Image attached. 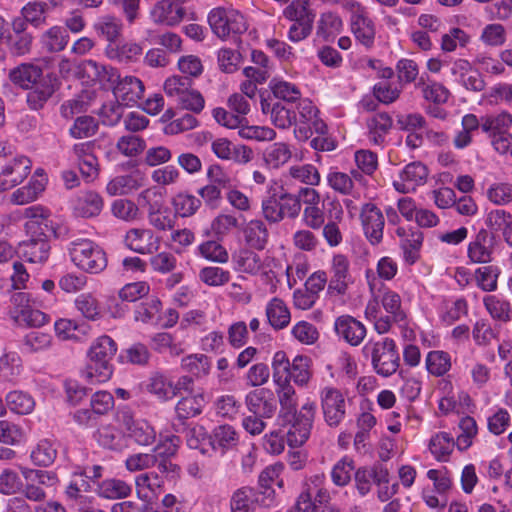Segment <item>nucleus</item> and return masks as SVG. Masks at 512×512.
Segmentation results:
<instances>
[{
    "instance_id": "nucleus-11",
    "label": "nucleus",
    "mask_w": 512,
    "mask_h": 512,
    "mask_svg": "<svg viewBox=\"0 0 512 512\" xmlns=\"http://www.w3.org/2000/svg\"><path fill=\"white\" fill-rule=\"evenodd\" d=\"M124 242L131 251L148 255L159 249L160 238L151 229L131 228L126 232Z\"/></svg>"
},
{
    "instance_id": "nucleus-12",
    "label": "nucleus",
    "mask_w": 512,
    "mask_h": 512,
    "mask_svg": "<svg viewBox=\"0 0 512 512\" xmlns=\"http://www.w3.org/2000/svg\"><path fill=\"white\" fill-rule=\"evenodd\" d=\"M58 87V80L53 74H45L27 90V104L32 110H40L51 98Z\"/></svg>"
},
{
    "instance_id": "nucleus-62",
    "label": "nucleus",
    "mask_w": 512,
    "mask_h": 512,
    "mask_svg": "<svg viewBox=\"0 0 512 512\" xmlns=\"http://www.w3.org/2000/svg\"><path fill=\"white\" fill-rule=\"evenodd\" d=\"M290 362L283 351L275 353L272 361L273 378L277 384L289 382Z\"/></svg>"
},
{
    "instance_id": "nucleus-16",
    "label": "nucleus",
    "mask_w": 512,
    "mask_h": 512,
    "mask_svg": "<svg viewBox=\"0 0 512 512\" xmlns=\"http://www.w3.org/2000/svg\"><path fill=\"white\" fill-rule=\"evenodd\" d=\"M332 277L328 285L330 294L344 295L351 281L349 261L346 256L337 254L332 259Z\"/></svg>"
},
{
    "instance_id": "nucleus-43",
    "label": "nucleus",
    "mask_w": 512,
    "mask_h": 512,
    "mask_svg": "<svg viewBox=\"0 0 512 512\" xmlns=\"http://www.w3.org/2000/svg\"><path fill=\"white\" fill-rule=\"evenodd\" d=\"M98 128V121L94 117L88 115L79 116L74 120L73 125L69 129V134L76 139L89 138L97 133Z\"/></svg>"
},
{
    "instance_id": "nucleus-8",
    "label": "nucleus",
    "mask_w": 512,
    "mask_h": 512,
    "mask_svg": "<svg viewBox=\"0 0 512 512\" xmlns=\"http://www.w3.org/2000/svg\"><path fill=\"white\" fill-rule=\"evenodd\" d=\"M321 408L328 426L337 427L345 418L346 400L336 388L326 387L321 391Z\"/></svg>"
},
{
    "instance_id": "nucleus-37",
    "label": "nucleus",
    "mask_w": 512,
    "mask_h": 512,
    "mask_svg": "<svg viewBox=\"0 0 512 512\" xmlns=\"http://www.w3.org/2000/svg\"><path fill=\"white\" fill-rule=\"evenodd\" d=\"M174 215L180 217H191L201 206V200L189 193H178L172 199Z\"/></svg>"
},
{
    "instance_id": "nucleus-63",
    "label": "nucleus",
    "mask_w": 512,
    "mask_h": 512,
    "mask_svg": "<svg viewBox=\"0 0 512 512\" xmlns=\"http://www.w3.org/2000/svg\"><path fill=\"white\" fill-rule=\"evenodd\" d=\"M147 390L150 393L155 394L160 399H167L170 395H176V391H174L172 384L160 374H155L150 378L149 383L147 384Z\"/></svg>"
},
{
    "instance_id": "nucleus-20",
    "label": "nucleus",
    "mask_w": 512,
    "mask_h": 512,
    "mask_svg": "<svg viewBox=\"0 0 512 512\" xmlns=\"http://www.w3.org/2000/svg\"><path fill=\"white\" fill-rule=\"evenodd\" d=\"M103 209V199L95 191H85L77 195L73 200L74 214L82 218L95 217Z\"/></svg>"
},
{
    "instance_id": "nucleus-41",
    "label": "nucleus",
    "mask_w": 512,
    "mask_h": 512,
    "mask_svg": "<svg viewBox=\"0 0 512 512\" xmlns=\"http://www.w3.org/2000/svg\"><path fill=\"white\" fill-rule=\"evenodd\" d=\"M139 180L133 175H120L111 179L107 186L106 191L111 196L127 195L133 190L140 187Z\"/></svg>"
},
{
    "instance_id": "nucleus-53",
    "label": "nucleus",
    "mask_w": 512,
    "mask_h": 512,
    "mask_svg": "<svg viewBox=\"0 0 512 512\" xmlns=\"http://www.w3.org/2000/svg\"><path fill=\"white\" fill-rule=\"evenodd\" d=\"M277 197V201L279 202L282 210L281 213H283V219L285 217H288L290 219H295L296 217H298L301 211V203L299 196H296V194L285 192L284 189L281 187V191L277 193Z\"/></svg>"
},
{
    "instance_id": "nucleus-3",
    "label": "nucleus",
    "mask_w": 512,
    "mask_h": 512,
    "mask_svg": "<svg viewBox=\"0 0 512 512\" xmlns=\"http://www.w3.org/2000/svg\"><path fill=\"white\" fill-rule=\"evenodd\" d=\"M363 353L371 356L373 369L383 377L391 376L399 367L400 357L391 338L368 342L363 347Z\"/></svg>"
},
{
    "instance_id": "nucleus-46",
    "label": "nucleus",
    "mask_w": 512,
    "mask_h": 512,
    "mask_svg": "<svg viewBox=\"0 0 512 512\" xmlns=\"http://www.w3.org/2000/svg\"><path fill=\"white\" fill-rule=\"evenodd\" d=\"M193 81L187 76H172L164 83V91L168 97L174 98L178 103L192 88Z\"/></svg>"
},
{
    "instance_id": "nucleus-22",
    "label": "nucleus",
    "mask_w": 512,
    "mask_h": 512,
    "mask_svg": "<svg viewBox=\"0 0 512 512\" xmlns=\"http://www.w3.org/2000/svg\"><path fill=\"white\" fill-rule=\"evenodd\" d=\"M50 244L46 238H30L19 245V252L30 263H44L50 254Z\"/></svg>"
},
{
    "instance_id": "nucleus-55",
    "label": "nucleus",
    "mask_w": 512,
    "mask_h": 512,
    "mask_svg": "<svg viewBox=\"0 0 512 512\" xmlns=\"http://www.w3.org/2000/svg\"><path fill=\"white\" fill-rule=\"evenodd\" d=\"M199 254L207 260L226 263L229 259L227 250L217 241L209 240L198 247Z\"/></svg>"
},
{
    "instance_id": "nucleus-40",
    "label": "nucleus",
    "mask_w": 512,
    "mask_h": 512,
    "mask_svg": "<svg viewBox=\"0 0 512 512\" xmlns=\"http://www.w3.org/2000/svg\"><path fill=\"white\" fill-rule=\"evenodd\" d=\"M143 47L136 42H126L120 46H108L106 53L108 57L115 58L121 62H135L142 55Z\"/></svg>"
},
{
    "instance_id": "nucleus-56",
    "label": "nucleus",
    "mask_w": 512,
    "mask_h": 512,
    "mask_svg": "<svg viewBox=\"0 0 512 512\" xmlns=\"http://www.w3.org/2000/svg\"><path fill=\"white\" fill-rule=\"evenodd\" d=\"M427 176V167L419 161L407 164L401 173V179L404 182L411 183L413 186L424 184Z\"/></svg>"
},
{
    "instance_id": "nucleus-17",
    "label": "nucleus",
    "mask_w": 512,
    "mask_h": 512,
    "mask_svg": "<svg viewBox=\"0 0 512 512\" xmlns=\"http://www.w3.org/2000/svg\"><path fill=\"white\" fill-rule=\"evenodd\" d=\"M336 334L352 346H358L366 336L365 326L350 315H342L335 320Z\"/></svg>"
},
{
    "instance_id": "nucleus-47",
    "label": "nucleus",
    "mask_w": 512,
    "mask_h": 512,
    "mask_svg": "<svg viewBox=\"0 0 512 512\" xmlns=\"http://www.w3.org/2000/svg\"><path fill=\"white\" fill-rule=\"evenodd\" d=\"M57 456V450L54 444L48 440H40L36 448L31 452V459L36 465L49 466L54 462Z\"/></svg>"
},
{
    "instance_id": "nucleus-13",
    "label": "nucleus",
    "mask_w": 512,
    "mask_h": 512,
    "mask_svg": "<svg viewBox=\"0 0 512 512\" xmlns=\"http://www.w3.org/2000/svg\"><path fill=\"white\" fill-rule=\"evenodd\" d=\"M31 171V160L26 156H19L8 163L0 174V191L8 190L21 182Z\"/></svg>"
},
{
    "instance_id": "nucleus-52",
    "label": "nucleus",
    "mask_w": 512,
    "mask_h": 512,
    "mask_svg": "<svg viewBox=\"0 0 512 512\" xmlns=\"http://www.w3.org/2000/svg\"><path fill=\"white\" fill-rule=\"evenodd\" d=\"M77 310L88 320H97L101 317V308L95 297L91 294H81L75 300Z\"/></svg>"
},
{
    "instance_id": "nucleus-9",
    "label": "nucleus",
    "mask_w": 512,
    "mask_h": 512,
    "mask_svg": "<svg viewBox=\"0 0 512 512\" xmlns=\"http://www.w3.org/2000/svg\"><path fill=\"white\" fill-rule=\"evenodd\" d=\"M381 304L387 315L376 322L375 330L379 334H385L390 330L392 323L405 320L406 314L401 307V297L394 291H385L381 296Z\"/></svg>"
},
{
    "instance_id": "nucleus-29",
    "label": "nucleus",
    "mask_w": 512,
    "mask_h": 512,
    "mask_svg": "<svg viewBox=\"0 0 512 512\" xmlns=\"http://www.w3.org/2000/svg\"><path fill=\"white\" fill-rule=\"evenodd\" d=\"M290 21L304 25H313L315 14L309 9L308 0H294L283 11Z\"/></svg>"
},
{
    "instance_id": "nucleus-60",
    "label": "nucleus",
    "mask_w": 512,
    "mask_h": 512,
    "mask_svg": "<svg viewBox=\"0 0 512 512\" xmlns=\"http://www.w3.org/2000/svg\"><path fill=\"white\" fill-rule=\"evenodd\" d=\"M199 278L209 286H222L229 282L230 273L220 267H205L201 269Z\"/></svg>"
},
{
    "instance_id": "nucleus-51",
    "label": "nucleus",
    "mask_w": 512,
    "mask_h": 512,
    "mask_svg": "<svg viewBox=\"0 0 512 512\" xmlns=\"http://www.w3.org/2000/svg\"><path fill=\"white\" fill-rule=\"evenodd\" d=\"M500 270L497 266H482L475 271L477 286L483 291H494L497 288V279Z\"/></svg>"
},
{
    "instance_id": "nucleus-59",
    "label": "nucleus",
    "mask_w": 512,
    "mask_h": 512,
    "mask_svg": "<svg viewBox=\"0 0 512 512\" xmlns=\"http://www.w3.org/2000/svg\"><path fill=\"white\" fill-rule=\"evenodd\" d=\"M290 176L307 185H318L320 182V175L316 167L313 165H300L292 166L289 169Z\"/></svg>"
},
{
    "instance_id": "nucleus-25",
    "label": "nucleus",
    "mask_w": 512,
    "mask_h": 512,
    "mask_svg": "<svg viewBox=\"0 0 512 512\" xmlns=\"http://www.w3.org/2000/svg\"><path fill=\"white\" fill-rule=\"evenodd\" d=\"M243 234L247 245L257 250H263L268 242V230L261 220L248 222Z\"/></svg>"
},
{
    "instance_id": "nucleus-50",
    "label": "nucleus",
    "mask_w": 512,
    "mask_h": 512,
    "mask_svg": "<svg viewBox=\"0 0 512 512\" xmlns=\"http://www.w3.org/2000/svg\"><path fill=\"white\" fill-rule=\"evenodd\" d=\"M150 225L159 231L172 230L176 224V215L169 208H159L148 213Z\"/></svg>"
},
{
    "instance_id": "nucleus-10",
    "label": "nucleus",
    "mask_w": 512,
    "mask_h": 512,
    "mask_svg": "<svg viewBox=\"0 0 512 512\" xmlns=\"http://www.w3.org/2000/svg\"><path fill=\"white\" fill-rule=\"evenodd\" d=\"M360 218L364 234L372 245L382 241L385 224L381 210L372 203H366L361 208Z\"/></svg>"
},
{
    "instance_id": "nucleus-24",
    "label": "nucleus",
    "mask_w": 512,
    "mask_h": 512,
    "mask_svg": "<svg viewBox=\"0 0 512 512\" xmlns=\"http://www.w3.org/2000/svg\"><path fill=\"white\" fill-rule=\"evenodd\" d=\"M209 443L214 450L220 449L222 453H225L237 445L238 434L232 426L220 425L209 436Z\"/></svg>"
},
{
    "instance_id": "nucleus-39",
    "label": "nucleus",
    "mask_w": 512,
    "mask_h": 512,
    "mask_svg": "<svg viewBox=\"0 0 512 512\" xmlns=\"http://www.w3.org/2000/svg\"><path fill=\"white\" fill-rule=\"evenodd\" d=\"M342 20L332 12L323 13L318 21L317 35L324 41H330L340 33Z\"/></svg>"
},
{
    "instance_id": "nucleus-38",
    "label": "nucleus",
    "mask_w": 512,
    "mask_h": 512,
    "mask_svg": "<svg viewBox=\"0 0 512 512\" xmlns=\"http://www.w3.org/2000/svg\"><path fill=\"white\" fill-rule=\"evenodd\" d=\"M233 260L236 263L237 270L257 274L263 267L260 256L248 249H241L233 255Z\"/></svg>"
},
{
    "instance_id": "nucleus-32",
    "label": "nucleus",
    "mask_w": 512,
    "mask_h": 512,
    "mask_svg": "<svg viewBox=\"0 0 512 512\" xmlns=\"http://www.w3.org/2000/svg\"><path fill=\"white\" fill-rule=\"evenodd\" d=\"M512 125V116L507 112L481 118V128L489 136L507 134Z\"/></svg>"
},
{
    "instance_id": "nucleus-6",
    "label": "nucleus",
    "mask_w": 512,
    "mask_h": 512,
    "mask_svg": "<svg viewBox=\"0 0 512 512\" xmlns=\"http://www.w3.org/2000/svg\"><path fill=\"white\" fill-rule=\"evenodd\" d=\"M117 421L125 429L127 436L135 443L147 446L155 441L156 433L154 428L145 420L134 419L130 411H119L117 413Z\"/></svg>"
},
{
    "instance_id": "nucleus-14",
    "label": "nucleus",
    "mask_w": 512,
    "mask_h": 512,
    "mask_svg": "<svg viewBox=\"0 0 512 512\" xmlns=\"http://www.w3.org/2000/svg\"><path fill=\"white\" fill-rule=\"evenodd\" d=\"M113 94L118 102L123 105H133L143 97L144 85L140 79L135 76H125L114 84L112 88Z\"/></svg>"
},
{
    "instance_id": "nucleus-27",
    "label": "nucleus",
    "mask_w": 512,
    "mask_h": 512,
    "mask_svg": "<svg viewBox=\"0 0 512 512\" xmlns=\"http://www.w3.org/2000/svg\"><path fill=\"white\" fill-rule=\"evenodd\" d=\"M132 488L125 481L120 479H106L98 484L97 493L100 497L110 500L123 499L128 497Z\"/></svg>"
},
{
    "instance_id": "nucleus-7",
    "label": "nucleus",
    "mask_w": 512,
    "mask_h": 512,
    "mask_svg": "<svg viewBox=\"0 0 512 512\" xmlns=\"http://www.w3.org/2000/svg\"><path fill=\"white\" fill-rule=\"evenodd\" d=\"M79 74L83 79H86L87 83L99 84L104 89H112L120 75L117 69L100 64L92 59L81 62Z\"/></svg>"
},
{
    "instance_id": "nucleus-61",
    "label": "nucleus",
    "mask_w": 512,
    "mask_h": 512,
    "mask_svg": "<svg viewBox=\"0 0 512 512\" xmlns=\"http://www.w3.org/2000/svg\"><path fill=\"white\" fill-rule=\"evenodd\" d=\"M149 290V285L146 282H133L121 288L118 295L122 303H131L148 295Z\"/></svg>"
},
{
    "instance_id": "nucleus-64",
    "label": "nucleus",
    "mask_w": 512,
    "mask_h": 512,
    "mask_svg": "<svg viewBox=\"0 0 512 512\" xmlns=\"http://www.w3.org/2000/svg\"><path fill=\"white\" fill-rule=\"evenodd\" d=\"M251 493L250 487H241L234 491L230 499L231 512H251Z\"/></svg>"
},
{
    "instance_id": "nucleus-2",
    "label": "nucleus",
    "mask_w": 512,
    "mask_h": 512,
    "mask_svg": "<svg viewBox=\"0 0 512 512\" xmlns=\"http://www.w3.org/2000/svg\"><path fill=\"white\" fill-rule=\"evenodd\" d=\"M116 352L117 344L111 337L107 335L98 337L88 351L89 363L85 370L86 377L94 378L100 383L109 380L113 373L111 361Z\"/></svg>"
},
{
    "instance_id": "nucleus-28",
    "label": "nucleus",
    "mask_w": 512,
    "mask_h": 512,
    "mask_svg": "<svg viewBox=\"0 0 512 512\" xmlns=\"http://www.w3.org/2000/svg\"><path fill=\"white\" fill-rule=\"evenodd\" d=\"M50 8L47 2L35 0L24 5L20 13L32 27L39 28L46 24L47 14Z\"/></svg>"
},
{
    "instance_id": "nucleus-34",
    "label": "nucleus",
    "mask_w": 512,
    "mask_h": 512,
    "mask_svg": "<svg viewBox=\"0 0 512 512\" xmlns=\"http://www.w3.org/2000/svg\"><path fill=\"white\" fill-rule=\"evenodd\" d=\"M457 69L462 71V81L466 89L480 92L485 88V82L482 75L477 70H472L466 60H459L454 64L452 72L455 74Z\"/></svg>"
},
{
    "instance_id": "nucleus-58",
    "label": "nucleus",
    "mask_w": 512,
    "mask_h": 512,
    "mask_svg": "<svg viewBox=\"0 0 512 512\" xmlns=\"http://www.w3.org/2000/svg\"><path fill=\"white\" fill-rule=\"evenodd\" d=\"M454 446V440L448 433L441 432L430 440L429 448L436 459L441 460L448 456Z\"/></svg>"
},
{
    "instance_id": "nucleus-54",
    "label": "nucleus",
    "mask_w": 512,
    "mask_h": 512,
    "mask_svg": "<svg viewBox=\"0 0 512 512\" xmlns=\"http://www.w3.org/2000/svg\"><path fill=\"white\" fill-rule=\"evenodd\" d=\"M271 121L276 127L286 129L296 123V113L280 102H276L271 108Z\"/></svg>"
},
{
    "instance_id": "nucleus-49",
    "label": "nucleus",
    "mask_w": 512,
    "mask_h": 512,
    "mask_svg": "<svg viewBox=\"0 0 512 512\" xmlns=\"http://www.w3.org/2000/svg\"><path fill=\"white\" fill-rule=\"evenodd\" d=\"M182 367L197 377H203L209 373L211 363L204 354H192L182 359Z\"/></svg>"
},
{
    "instance_id": "nucleus-21",
    "label": "nucleus",
    "mask_w": 512,
    "mask_h": 512,
    "mask_svg": "<svg viewBox=\"0 0 512 512\" xmlns=\"http://www.w3.org/2000/svg\"><path fill=\"white\" fill-rule=\"evenodd\" d=\"M265 390H255L246 396V406L252 415L271 418L276 411V401Z\"/></svg>"
},
{
    "instance_id": "nucleus-30",
    "label": "nucleus",
    "mask_w": 512,
    "mask_h": 512,
    "mask_svg": "<svg viewBox=\"0 0 512 512\" xmlns=\"http://www.w3.org/2000/svg\"><path fill=\"white\" fill-rule=\"evenodd\" d=\"M94 29L100 37L114 43L121 35L122 22L114 16L105 15L96 20Z\"/></svg>"
},
{
    "instance_id": "nucleus-36",
    "label": "nucleus",
    "mask_w": 512,
    "mask_h": 512,
    "mask_svg": "<svg viewBox=\"0 0 512 512\" xmlns=\"http://www.w3.org/2000/svg\"><path fill=\"white\" fill-rule=\"evenodd\" d=\"M204 403L205 399L202 394L182 397L176 405V414L181 420L195 417L202 412Z\"/></svg>"
},
{
    "instance_id": "nucleus-23",
    "label": "nucleus",
    "mask_w": 512,
    "mask_h": 512,
    "mask_svg": "<svg viewBox=\"0 0 512 512\" xmlns=\"http://www.w3.org/2000/svg\"><path fill=\"white\" fill-rule=\"evenodd\" d=\"M351 29L355 38L365 47L370 48L374 44L375 27L371 19L365 13L351 16Z\"/></svg>"
},
{
    "instance_id": "nucleus-42",
    "label": "nucleus",
    "mask_w": 512,
    "mask_h": 512,
    "mask_svg": "<svg viewBox=\"0 0 512 512\" xmlns=\"http://www.w3.org/2000/svg\"><path fill=\"white\" fill-rule=\"evenodd\" d=\"M425 362L428 372L437 377L443 376L451 368L450 355L444 351H430Z\"/></svg>"
},
{
    "instance_id": "nucleus-15",
    "label": "nucleus",
    "mask_w": 512,
    "mask_h": 512,
    "mask_svg": "<svg viewBox=\"0 0 512 512\" xmlns=\"http://www.w3.org/2000/svg\"><path fill=\"white\" fill-rule=\"evenodd\" d=\"M173 0H160L151 9V18L157 24L174 26L180 23L186 11Z\"/></svg>"
},
{
    "instance_id": "nucleus-4",
    "label": "nucleus",
    "mask_w": 512,
    "mask_h": 512,
    "mask_svg": "<svg viewBox=\"0 0 512 512\" xmlns=\"http://www.w3.org/2000/svg\"><path fill=\"white\" fill-rule=\"evenodd\" d=\"M70 256L76 266L89 273H99L107 266L105 252L89 240L73 242Z\"/></svg>"
},
{
    "instance_id": "nucleus-45",
    "label": "nucleus",
    "mask_w": 512,
    "mask_h": 512,
    "mask_svg": "<svg viewBox=\"0 0 512 512\" xmlns=\"http://www.w3.org/2000/svg\"><path fill=\"white\" fill-rule=\"evenodd\" d=\"M146 148L143 138L134 134H128L120 137L116 143V149L126 157H136Z\"/></svg>"
},
{
    "instance_id": "nucleus-5",
    "label": "nucleus",
    "mask_w": 512,
    "mask_h": 512,
    "mask_svg": "<svg viewBox=\"0 0 512 512\" xmlns=\"http://www.w3.org/2000/svg\"><path fill=\"white\" fill-rule=\"evenodd\" d=\"M209 25L221 39H226L232 34H242L247 30L244 16L237 10L214 8L208 16Z\"/></svg>"
},
{
    "instance_id": "nucleus-31",
    "label": "nucleus",
    "mask_w": 512,
    "mask_h": 512,
    "mask_svg": "<svg viewBox=\"0 0 512 512\" xmlns=\"http://www.w3.org/2000/svg\"><path fill=\"white\" fill-rule=\"evenodd\" d=\"M55 333L61 340L81 341L89 331V327L84 324H77L69 319H59L54 324Z\"/></svg>"
},
{
    "instance_id": "nucleus-18",
    "label": "nucleus",
    "mask_w": 512,
    "mask_h": 512,
    "mask_svg": "<svg viewBox=\"0 0 512 512\" xmlns=\"http://www.w3.org/2000/svg\"><path fill=\"white\" fill-rule=\"evenodd\" d=\"M495 238L482 228L468 246V256L474 263H488L494 250Z\"/></svg>"
},
{
    "instance_id": "nucleus-19",
    "label": "nucleus",
    "mask_w": 512,
    "mask_h": 512,
    "mask_svg": "<svg viewBox=\"0 0 512 512\" xmlns=\"http://www.w3.org/2000/svg\"><path fill=\"white\" fill-rule=\"evenodd\" d=\"M24 215L28 218L25 228L31 238H46L48 240L54 231L49 224L48 217L44 215V210L41 207L33 206L25 209Z\"/></svg>"
},
{
    "instance_id": "nucleus-35",
    "label": "nucleus",
    "mask_w": 512,
    "mask_h": 512,
    "mask_svg": "<svg viewBox=\"0 0 512 512\" xmlns=\"http://www.w3.org/2000/svg\"><path fill=\"white\" fill-rule=\"evenodd\" d=\"M67 32L64 28L53 26L40 37L42 48L48 52L62 51L67 45Z\"/></svg>"
},
{
    "instance_id": "nucleus-26",
    "label": "nucleus",
    "mask_w": 512,
    "mask_h": 512,
    "mask_svg": "<svg viewBox=\"0 0 512 512\" xmlns=\"http://www.w3.org/2000/svg\"><path fill=\"white\" fill-rule=\"evenodd\" d=\"M44 75L42 70L35 65L21 64L11 70L9 77L14 84L19 85L23 89H28Z\"/></svg>"
},
{
    "instance_id": "nucleus-48",
    "label": "nucleus",
    "mask_w": 512,
    "mask_h": 512,
    "mask_svg": "<svg viewBox=\"0 0 512 512\" xmlns=\"http://www.w3.org/2000/svg\"><path fill=\"white\" fill-rule=\"evenodd\" d=\"M161 302L156 297L146 299V301L140 303L135 312L134 320L142 323H150L157 320V316L160 312Z\"/></svg>"
},
{
    "instance_id": "nucleus-1",
    "label": "nucleus",
    "mask_w": 512,
    "mask_h": 512,
    "mask_svg": "<svg viewBox=\"0 0 512 512\" xmlns=\"http://www.w3.org/2000/svg\"><path fill=\"white\" fill-rule=\"evenodd\" d=\"M278 391L280 403L279 418L281 425L287 427V443L291 447L302 446L309 438L316 413V404L307 401L297 412V400L294 388L287 383L279 384Z\"/></svg>"
},
{
    "instance_id": "nucleus-44",
    "label": "nucleus",
    "mask_w": 512,
    "mask_h": 512,
    "mask_svg": "<svg viewBox=\"0 0 512 512\" xmlns=\"http://www.w3.org/2000/svg\"><path fill=\"white\" fill-rule=\"evenodd\" d=\"M6 405L14 413L29 414L35 405L33 398L22 391H11L6 395Z\"/></svg>"
},
{
    "instance_id": "nucleus-57",
    "label": "nucleus",
    "mask_w": 512,
    "mask_h": 512,
    "mask_svg": "<svg viewBox=\"0 0 512 512\" xmlns=\"http://www.w3.org/2000/svg\"><path fill=\"white\" fill-rule=\"evenodd\" d=\"M309 358L297 356L290 365L289 379H293L298 385H306L310 379Z\"/></svg>"
},
{
    "instance_id": "nucleus-33",
    "label": "nucleus",
    "mask_w": 512,
    "mask_h": 512,
    "mask_svg": "<svg viewBox=\"0 0 512 512\" xmlns=\"http://www.w3.org/2000/svg\"><path fill=\"white\" fill-rule=\"evenodd\" d=\"M266 315L270 325L275 329H283L290 322V312L279 298H273L266 307Z\"/></svg>"
}]
</instances>
